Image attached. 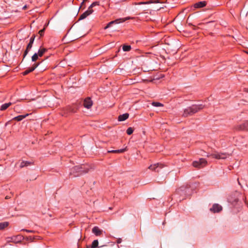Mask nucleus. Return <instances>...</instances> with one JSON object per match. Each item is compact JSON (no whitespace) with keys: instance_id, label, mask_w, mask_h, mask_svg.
I'll list each match as a JSON object with an SVG mask.
<instances>
[{"instance_id":"c756f323","label":"nucleus","mask_w":248,"mask_h":248,"mask_svg":"<svg viewBox=\"0 0 248 248\" xmlns=\"http://www.w3.org/2000/svg\"><path fill=\"white\" fill-rule=\"evenodd\" d=\"M152 105L155 107H162L163 106V104L159 102H154L152 103Z\"/></svg>"},{"instance_id":"9b49d317","label":"nucleus","mask_w":248,"mask_h":248,"mask_svg":"<svg viewBox=\"0 0 248 248\" xmlns=\"http://www.w3.org/2000/svg\"><path fill=\"white\" fill-rule=\"evenodd\" d=\"M8 239H9L8 241L17 243L21 241L23 239V236L20 235H18L17 236H14L11 237H9Z\"/></svg>"},{"instance_id":"1a4fd4ad","label":"nucleus","mask_w":248,"mask_h":248,"mask_svg":"<svg viewBox=\"0 0 248 248\" xmlns=\"http://www.w3.org/2000/svg\"><path fill=\"white\" fill-rule=\"evenodd\" d=\"M39 64V62H35L34 64H33L31 67L29 68V69L26 70L24 72H23L22 73L23 75L24 76H25L28 75L30 73L33 71L38 66Z\"/></svg>"},{"instance_id":"f8f14e48","label":"nucleus","mask_w":248,"mask_h":248,"mask_svg":"<svg viewBox=\"0 0 248 248\" xmlns=\"http://www.w3.org/2000/svg\"><path fill=\"white\" fill-rule=\"evenodd\" d=\"M93 12V9H90L88 8V9L81 14L79 18V20H82L87 17L89 15H91Z\"/></svg>"},{"instance_id":"aec40b11","label":"nucleus","mask_w":248,"mask_h":248,"mask_svg":"<svg viewBox=\"0 0 248 248\" xmlns=\"http://www.w3.org/2000/svg\"><path fill=\"white\" fill-rule=\"evenodd\" d=\"M12 105V103L9 102L2 104L0 107V110H5Z\"/></svg>"},{"instance_id":"ddd939ff","label":"nucleus","mask_w":248,"mask_h":248,"mask_svg":"<svg viewBox=\"0 0 248 248\" xmlns=\"http://www.w3.org/2000/svg\"><path fill=\"white\" fill-rule=\"evenodd\" d=\"M210 210L214 213L219 212L222 210V207L218 204H214L210 209Z\"/></svg>"},{"instance_id":"72a5a7b5","label":"nucleus","mask_w":248,"mask_h":248,"mask_svg":"<svg viewBox=\"0 0 248 248\" xmlns=\"http://www.w3.org/2000/svg\"><path fill=\"white\" fill-rule=\"evenodd\" d=\"M21 231H25V232H33L32 230H29L24 229H22Z\"/></svg>"},{"instance_id":"cd10ccee","label":"nucleus","mask_w":248,"mask_h":248,"mask_svg":"<svg viewBox=\"0 0 248 248\" xmlns=\"http://www.w3.org/2000/svg\"><path fill=\"white\" fill-rule=\"evenodd\" d=\"M30 164V163L28 161H22L20 164V167L21 168H23L25 166H27Z\"/></svg>"},{"instance_id":"39448f33","label":"nucleus","mask_w":248,"mask_h":248,"mask_svg":"<svg viewBox=\"0 0 248 248\" xmlns=\"http://www.w3.org/2000/svg\"><path fill=\"white\" fill-rule=\"evenodd\" d=\"M35 37V35H33L30 38V42L28 44V45L27 46V47H26V49L25 50L24 53V55H23V58H24L27 55V54L28 53L29 50L31 48V47L32 46V45H33V42H34V40Z\"/></svg>"},{"instance_id":"dca6fc26","label":"nucleus","mask_w":248,"mask_h":248,"mask_svg":"<svg viewBox=\"0 0 248 248\" xmlns=\"http://www.w3.org/2000/svg\"><path fill=\"white\" fill-rule=\"evenodd\" d=\"M47 51V49L46 48L41 47L38 50V55L40 57H41L43 56V55Z\"/></svg>"},{"instance_id":"6e6552de","label":"nucleus","mask_w":248,"mask_h":248,"mask_svg":"<svg viewBox=\"0 0 248 248\" xmlns=\"http://www.w3.org/2000/svg\"><path fill=\"white\" fill-rule=\"evenodd\" d=\"M165 0H149L147 1H142L138 3H134L133 4L135 5H141V4H148L152 3H163Z\"/></svg>"},{"instance_id":"c85d7f7f","label":"nucleus","mask_w":248,"mask_h":248,"mask_svg":"<svg viewBox=\"0 0 248 248\" xmlns=\"http://www.w3.org/2000/svg\"><path fill=\"white\" fill-rule=\"evenodd\" d=\"M133 129L132 127H128L126 130V133L128 135H131L133 132Z\"/></svg>"},{"instance_id":"f3484780","label":"nucleus","mask_w":248,"mask_h":248,"mask_svg":"<svg viewBox=\"0 0 248 248\" xmlns=\"http://www.w3.org/2000/svg\"><path fill=\"white\" fill-rule=\"evenodd\" d=\"M129 116V114L128 113H124L122 115H120L118 117V121H124L125 120H126Z\"/></svg>"},{"instance_id":"ea45409f","label":"nucleus","mask_w":248,"mask_h":248,"mask_svg":"<svg viewBox=\"0 0 248 248\" xmlns=\"http://www.w3.org/2000/svg\"><path fill=\"white\" fill-rule=\"evenodd\" d=\"M247 91L248 92V88L246 89Z\"/></svg>"},{"instance_id":"5701e85b","label":"nucleus","mask_w":248,"mask_h":248,"mask_svg":"<svg viewBox=\"0 0 248 248\" xmlns=\"http://www.w3.org/2000/svg\"><path fill=\"white\" fill-rule=\"evenodd\" d=\"M199 161L202 168L203 167L207 164V161L204 158H200Z\"/></svg>"},{"instance_id":"a211bd4d","label":"nucleus","mask_w":248,"mask_h":248,"mask_svg":"<svg viewBox=\"0 0 248 248\" xmlns=\"http://www.w3.org/2000/svg\"><path fill=\"white\" fill-rule=\"evenodd\" d=\"M126 151V148H124V149H119V150H109L108 151V153H117V154H119V153H124L125 151Z\"/></svg>"},{"instance_id":"9d476101","label":"nucleus","mask_w":248,"mask_h":248,"mask_svg":"<svg viewBox=\"0 0 248 248\" xmlns=\"http://www.w3.org/2000/svg\"><path fill=\"white\" fill-rule=\"evenodd\" d=\"M93 104V101L90 98L87 97L84 99L83 102V106L85 108L87 109L90 108L92 107Z\"/></svg>"},{"instance_id":"20e7f679","label":"nucleus","mask_w":248,"mask_h":248,"mask_svg":"<svg viewBox=\"0 0 248 248\" xmlns=\"http://www.w3.org/2000/svg\"><path fill=\"white\" fill-rule=\"evenodd\" d=\"M230 156V155L226 153H218L217 152H215L212 154L207 155V157L212 156L213 158L217 159H226Z\"/></svg>"},{"instance_id":"412c9836","label":"nucleus","mask_w":248,"mask_h":248,"mask_svg":"<svg viewBox=\"0 0 248 248\" xmlns=\"http://www.w3.org/2000/svg\"><path fill=\"white\" fill-rule=\"evenodd\" d=\"M241 130H248V121L240 125Z\"/></svg>"},{"instance_id":"7c9ffc66","label":"nucleus","mask_w":248,"mask_h":248,"mask_svg":"<svg viewBox=\"0 0 248 248\" xmlns=\"http://www.w3.org/2000/svg\"><path fill=\"white\" fill-rule=\"evenodd\" d=\"M99 2L95 1L92 3V4L89 6V8L90 9H92L93 7L95 6L98 5H99Z\"/></svg>"},{"instance_id":"473e14b6","label":"nucleus","mask_w":248,"mask_h":248,"mask_svg":"<svg viewBox=\"0 0 248 248\" xmlns=\"http://www.w3.org/2000/svg\"><path fill=\"white\" fill-rule=\"evenodd\" d=\"M185 189V187L184 186L180 187V188L177 189V191L178 193H180V192L184 190Z\"/></svg>"},{"instance_id":"c9c22d12","label":"nucleus","mask_w":248,"mask_h":248,"mask_svg":"<svg viewBox=\"0 0 248 248\" xmlns=\"http://www.w3.org/2000/svg\"><path fill=\"white\" fill-rule=\"evenodd\" d=\"M23 10H26L27 9V5H25L23 6Z\"/></svg>"},{"instance_id":"2f4dec72","label":"nucleus","mask_w":248,"mask_h":248,"mask_svg":"<svg viewBox=\"0 0 248 248\" xmlns=\"http://www.w3.org/2000/svg\"><path fill=\"white\" fill-rule=\"evenodd\" d=\"M45 30V29L44 28V29H43L42 30H40L39 31V34H40V35L41 36H42L44 35Z\"/></svg>"},{"instance_id":"f03ea898","label":"nucleus","mask_w":248,"mask_h":248,"mask_svg":"<svg viewBox=\"0 0 248 248\" xmlns=\"http://www.w3.org/2000/svg\"><path fill=\"white\" fill-rule=\"evenodd\" d=\"M204 106L202 104L192 105L184 110V112L182 116L184 117H187L188 116H191L194 114L198 112L199 111L202 110Z\"/></svg>"},{"instance_id":"e433bc0d","label":"nucleus","mask_w":248,"mask_h":248,"mask_svg":"<svg viewBox=\"0 0 248 248\" xmlns=\"http://www.w3.org/2000/svg\"><path fill=\"white\" fill-rule=\"evenodd\" d=\"M9 198H10L9 197V196H6L5 197V199H8Z\"/></svg>"},{"instance_id":"a878e982","label":"nucleus","mask_w":248,"mask_h":248,"mask_svg":"<svg viewBox=\"0 0 248 248\" xmlns=\"http://www.w3.org/2000/svg\"><path fill=\"white\" fill-rule=\"evenodd\" d=\"M192 164L194 167L199 168H202V167L200 164L199 161H195L193 162Z\"/></svg>"},{"instance_id":"7ed1b4c3","label":"nucleus","mask_w":248,"mask_h":248,"mask_svg":"<svg viewBox=\"0 0 248 248\" xmlns=\"http://www.w3.org/2000/svg\"><path fill=\"white\" fill-rule=\"evenodd\" d=\"M79 104L78 103L74 104L70 106H66L63 109V112L62 114V116H67L69 113H76L78 109Z\"/></svg>"},{"instance_id":"f257e3e1","label":"nucleus","mask_w":248,"mask_h":248,"mask_svg":"<svg viewBox=\"0 0 248 248\" xmlns=\"http://www.w3.org/2000/svg\"><path fill=\"white\" fill-rule=\"evenodd\" d=\"M90 169L91 168L88 165L76 166L70 169L69 175L73 177H78L84 173H87Z\"/></svg>"},{"instance_id":"4be33fe9","label":"nucleus","mask_w":248,"mask_h":248,"mask_svg":"<svg viewBox=\"0 0 248 248\" xmlns=\"http://www.w3.org/2000/svg\"><path fill=\"white\" fill-rule=\"evenodd\" d=\"M9 225L8 222H3L0 223V230H2L6 228Z\"/></svg>"},{"instance_id":"58836bf2","label":"nucleus","mask_w":248,"mask_h":248,"mask_svg":"<svg viewBox=\"0 0 248 248\" xmlns=\"http://www.w3.org/2000/svg\"><path fill=\"white\" fill-rule=\"evenodd\" d=\"M87 1V0H83V1H84V2H86Z\"/></svg>"},{"instance_id":"423d86ee","label":"nucleus","mask_w":248,"mask_h":248,"mask_svg":"<svg viewBox=\"0 0 248 248\" xmlns=\"http://www.w3.org/2000/svg\"><path fill=\"white\" fill-rule=\"evenodd\" d=\"M164 167V165L161 163H156L154 165H151L148 169L152 171H155L156 172H158L160 169L163 168Z\"/></svg>"},{"instance_id":"4468645a","label":"nucleus","mask_w":248,"mask_h":248,"mask_svg":"<svg viewBox=\"0 0 248 248\" xmlns=\"http://www.w3.org/2000/svg\"><path fill=\"white\" fill-rule=\"evenodd\" d=\"M92 232L96 236H100L102 234V231L98 227L95 226L92 229Z\"/></svg>"},{"instance_id":"4c0bfd02","label":"nucleus","mask_w":248,"mask_h":248,"mask_svg":"<svg viewBox=\"0 0 248 248\" xmlns=\"http://www.w3.org/2000/svg\"><path fill=\"white\" fill-rule=\"evenodd\" d=\"M247 29L248 30V24H247Z\"/></svg>"},{"instance_id":"0eeeda50","label":"nucleus","mask_w":248,"mask_h":248,"mask_svg":"<svg viewBox=\"0 0 248 248\" xmlns=\"http://www.w3.org/2000/svg\"><path fill=\"white\" fill-rule=\"evenodd\" d=\"M133 17H125V18H120V19H116L114 21H111L110 22H109L107 25L105 27V29H107L109 27H110L111 26V25L114 23H119L120 22H118L119 20H121V22H124V21H125L127 20H129L130 19H132Z\"/></svg>"},{"instance_id":"f704fd0d","label":"nucleus","mask_w":248,"mask_h":248,"mask_svg":"<svg viewBox=\"0 0 248 248\" xmlns=\"http://www.w3.org/2000/svg\"><path fill=\"white\" fill-rule=\"evenodd\" d=\"M84 3H85V2L82 1V3L81 4L80 7H81L84 4Z\"/></svg>"},{"instance_id":"bb28decb","label":"nucleus","mask_w":248,"mask_h":248,"mask_svg":"<svg viewBox=\"0 0 248 248\" xmlns=\"http://www.w3.org/2000/svg\"><path fill=\"white\" fill-rule=\"evenodd\" d=\"M98 241L97 240H94L92 244V248H95L98 247Z\"/></svg>"},{"instance_id":"2eb2a0df","label":"nucleus","mask_w":248,"mask_h":248,"mask_svg":"<svg viewBox=\"0 0 248 248\" xmlns=\"http://www.w3.org/2000/svg\"><path fill=\"white\" fill-rule=\"evenodd\" d=\"M206 2L205 1H202L198 2L194 4V7L196 8H202L205 6Z\"/></svg>"},{"instance_id":"b1692460","label":"nucleus","mask_w":248,"mask_h":248,"mask_svg":"<svg viewBox=\"0 0 248 248\" xmlns=\"http://www.w3.org/2000/svg\"><path fill=\"white\" fill-rule=\"evenodd\" d=\"M39 57H40L37 53H34L33 55L31 57L32 62H35L38 59Z\"/></svg>"},{"instance_id":"393cba45","label":"nucleus","mask_w":248,"mask_h":248,"mask_svg":"<svg viewBox=\"0 0 248 248\" xmlns=\"http://www.w3.org/2000/svg\"><path fill=\"white\" fill-rule=\"evenodd\" d=\"M131 47L129 45H124L123 46V50L124 51H129L131 50Z\"/></svg>"},{"instance_id":"6ab92c4d","label":"nucleus","mask_w":248,"mask_h":248,"mask_svg":"<svg viewBox=\"0 0 248 248\" xmlns=\"http://www.w3.org/2000/svg\"><path fill=\"white\" fill-rule=\"evenodd\" d=\"M28 115H29V114H27L24 115H19V116L14 117L13 118V120H16L17 121H21V120H22L23 119L26 118Z\"/></svg>"}]
</instances>
